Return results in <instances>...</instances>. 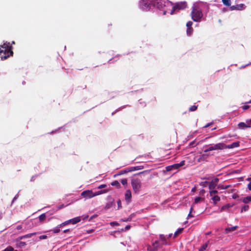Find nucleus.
I'll return each mask as SVG.
<instances>
[{
	"label": "nucleus",
	"instance_id": "nucleus-1",
	"mask_svg": "<svg viewBox=\"0 0 251 251\" xmlns=\"http://www.w3.org/2000/svg\"><path fill=\"white\" fill-rule=\"evenodd\" d=\"M12 48L10 43L7 42L0 46V57L1 60L6 59L10 55H13V52L12 50Z\"/></svg>",
	"mask_w": 251,
	"mask_h": 251
},
{
	"label": "nucleus",
	"instance_id": "nucleus-2",
	"mask_svg": "<svg viewBox=\"0 0 251 251\" xmlns=\"http://www.w3.org/2000/svg\"><path fill=\"white\" fill-rule=\"evenodd\" d=\"M191 16L192 19L195 22L199 21L202 17V13L199 7L194 6L191 12Z\"/></svg>",
	"mask_w": 251,
	"mask_h": 251
},
{
	"label": "nucleus",
	"instance_id": "nucleus-3",
	"mask_svg": "<svg viewBox=\"0 0 251 251\" xmlns=\"http://www.w3.org/2000/svg\"><path fill=\"white\" fill-rule=\"evenodd\" d=\"M131 186L133 190L135 193H138L141 188V180L138 178H134L131 180Z\"/></svg>",
	"mask_w": 251,
	"mask_h": 251
},
{
	"label": "nucleus",
	"instance_id": "nucleus-4",
	"mask_svg": "<svg viewBox=\"0 0 251 251\" xmlns=\"http://www.w3.org/2000/svg\"><path fill=\"white\" fill-rule=\"evenodd\" d=\"M226 148V144L223 143H220L216 144L213 146H211L208 148L207 149H205L204 151V153H206L208 151H214V150H224Z\"/></svg>",
	"mask_w": 251,
	"mask_h": 251
},
{
	"label": "nucleus",
	"instance_id": "nucleus-5",
	"mask_svg": "<svg viewBox=\"0 0 251 251\" xmlns=\"http://www.w3.org/2000/svg\"><path fill=\"white\" fill-rule=\"evenodd\" d=\"M101 191L96 193H93L92 190H85L81 193V196L85 199H91L94 197L101 194Z\"/></svg>",
	"mask_w": 251,
	"mask_h": 251
},
{
	"label": "nucleus",
	"instance_id": "nucleus-6",
	"mask_svg": "<svg viewBox=\"0 0 251 251\" xmlns=\"http://www.w3.org/2000/svg\"><path fill=\"white\" fill-rule=\"evenodd\" d=\"M154 0H142L140 3L141 8L144 10H149L152 5H154Z\"/></svg>",
	"mask_w": 251,
	"mask_h": 251
},
{
	"label": "nucleus",
	"instance_id": "nucleus-7",
	"mask_svg": "<svg viewBox=\"0 0 251 251\" xmlns=\"http://www.w3.org/2000/svg\"><path fill=\"white\" fill-rule=\"evenodd\" d=\"M187 6V3L185 1L177 2L173 7L171 14H173L176 10H183Z\"/></svg>",
	"mask_w": 251,
	"mask_h": 251
},
{
	"label": "nucleus",
	"instance_id": "nucleus-8",
	"mask_svg": "<svg viewBox=\"0 0 251 251\" xmlns=\"http://www.w3.org/2000/svg\"><path fill=\"white\" fill-rule=\"evenodd\" d=\"M185 161L184 160L181 161L179 163H176L172 165L168 166L166 167V170L167 172L172 171L175 169H177L179 167L183 166L185 165Z\"/></svg>",
	"mask_w": 251,
	"mask_h": 251
},
{
	"label": "nucleus",
	"instance_id": "nucleus-9",
	"mask_svg": "<svg viewBox=\"0 0 251 251\" xmlns=\"http://www.w3.org/2000/svg\"><path fill=\"white\" fill-rule=\"evenodd\" d=\"M165 3L166 2L164 0H156L154 2V5H156L157 8L163 10L164 15H165L166 13V10H164V8L166 6Z\"/></svg>",
	"mask_w": 251,
	"mask_h": 251
},
{
	"label": "nucleus",
	"instance_id": "nucleus-10",
	"mask_svg": "<svg viewBox=\"0 0 251 251\" xmlns=\"http://www.w3.org/2000/svg\"><path fill=\"white\" fill-rule=\"evenodd\" d=\"M246 6L244 4L241 3L236 4V5H232L229 7L230 10H242L245 9Z\"/></svg>",
	"mask_w": 251,
	"mask_h": 251
},
{
	"label": "nucleus",
	"instance_id": "nucleus-11",
	"mask_svg": "<svg viewBox=\"0 0 251 251\" xmlns=\"http://www.w3.org/2000/svg\"><path fill=\"white\" fill-rule=\"evenodd\" d=\"M219 180V179L218 178H215L213 179L209 184L208 187L209 190L214 189L217 186Z\"/></svg>",
	"mask_w": 251,
	"mask_h": 251
},
{
	"label": "nucleus",
	"instance_id": "nucleus-12",
	"mask_svg": "<svg viewBox=\"0 0 251 251\" xmlns=\"http://www.w3.org/2000/svg\"><path fill=\"white\" fill-rule=\"evenodd\" d=\"M209 155L207 153H203L201 155H200L198 158V161L199 162H207V159L209 157Z\"/></svg>",
	"mask_w": 251,
	"mask_h": 251
},
{
	"label": "nucleus",
	"instance_id": "nucleus-13",
	"mask_svg": "<svg viewBox=\"0 0 251 251\" xmlns=\"http://www.w3.org/2000/svg\"><path fill=\"white\" fill-rule=\"evenodd\" d=\"M131 192L130 190H127L125 193V200L128 203L131 201Z\"/></svg>",
	"mask_w": 251,
	"mask_h": 251
},
{
	"label": "nucleus",
	"instance_id": "nucleus-14",
	"mask_svg": "<svg viewBox=\"0 0 251 251\" xmlns=\"http://www.w3.org/2000/svg\"><path fill=\"white\" fill-rule=\"evenodd\" d=\"M109 201L106 204L105 206V209H108L110 208L114 204V200L112 198L108 199Z\"/></svg>",
	"mask_w": 251,
	"mask_h": 251
},
{
	"label": "nucleus",
	"instance_id": "nucleus-15",
	"mask_svg": "<svg viewBox=\"0 0 251 251\" xmlns=\"http://www.w3.org/2000/svg\"><path fill=\"white\" fill-rule=\"evenodd\" d=\"M246 123L244 122H240L238 124V126L240 128H250L251 127L250 125L249 124V120L246 121Z\"/></svg>",
	"mask_w": 251,
	"mask_h": 251
},
{
	"label": "nucleus",
	"instance_id": "nucleus-16",
	"mask_svg": "<svg viewBox=\"0 0 251 251\" xmlns=\"http://www.w3.org/2000/svg\"><path fill=\"white\" fill-rule=\"evenodd\" d=\"M240 143L238 141L233 142L230 145H226L225 149H232L239 146Z\"/></svg>",
	"mask_w": 251,
	"mask_h": 251
},
{
	"label": "nucleus",
	"instance_id": "nucleus-17",
	"mask_svg": "<svg viewBox=\"0 0 251 251\" xmlns=\"http://www.w3.org/2000/svg\"><path fill=\"white\" fill-rule=\"evenodd\" d=\"M81 221V218L80 217H76L73 219H70L69 220L70 221V223L72 224H75Z\"/></svg>",
	"mask_w": 251,
	"mask_h": 251
},
{
	"label": "nucleus",
	"instance_id": "nucleus-18",
	"mask_svg": "<svg viewBox=\"0 0 251 251\" xmlns=\"http://www.w3.org/2000/svg\"><path fill=\"white\" fill-rule=\"evenodd\" d=\"M238 227V226H232V227H226L225 229L226 233H228L229 232H231L232 231H233L235 230Z\"/></svg>",
	"mask_w": 251,
	"mask_h": 251
},
{
	"label": "nucleus",
	"instance_id": "nucleus-19",
	"mask_svg": "<svg viewBox=\"0 0 251 251\" xmlns=\"http://www.w3.org/2000/svg\"><path fill=\"white\" fill-rule=\"evenodd\" d=\"M210 197H211V200L214 204H216L217 202L220 201V197L217 195H214Z\"/></svg>",
	"mask_w": 251,
	"mask_h": 251
},
{
	"label": "nucleus",
	"instance_id": "nucleus-20",
	"mask_svg": "<svg viewBox=\"0 0 251 251\" xmlns=\"http://www.w3.org/2000/svg\"><path fill=\"white\" fill-rule=\"evenodd\" d=\"M36 234H37L36 232L31 233H29V234L25 235L24 236H22L20 237V239H23V238H30L31 236H32L33 235H35Z\"/></svg>",
	"mask_w": 251,
	"mask_h": 251
},
{
	"label": "nucleus",
	"instance_id": "nucleus-21",
	"mask_svg": "<svg viewBox=\"0 0 251 251\" xmlns=\"http://www.w3.org/2000/svg\"><path fill=\"white\" fill-rule=\"evenodd\" d=\"M209 241H208L206 243L202 245V246L199 249V251H204L208 247Z\"/></svg>",
	"mask_w": 251,
	"mask_h": 251
},
{
	"label": "nucleus",
	"instance_id": "nucleus-22",
	"mask_svg": "<svg viewBox=\"0 0 251 251\" xmlns=\"http://www.w3.org/2000/svg\"><path fill=\"white\" fill-rule=\"evenodd\" d=\"M183 228H180L178 229L174 233V238H176L178 234H180L183 231Z\"/></svg>",
	"mask_w": 251,
	"mask_h": 251
},
{
	"label": "nucleus",
	"instance_id": "nucleus-23",
	"mask_svg": "<svg viewBox=\"0 0 251 251\" xmlns=\"http://www.w3.org/2000/svg\"><path fill=\"white\" fill-rule=\"evenodd\" d=\"M111 185L113 186H116L117 188L120 187V184L117 180H115L111 183Z\"/></svg>",
	"mask_w": 251,
	"mask_h": 251
},
{
	"label": "nucleus",
	"instance_id": "nucleus-24",
	"mask_svg": "<svg viewBox=\"0 0 251 251\" xmlns=\"http://www.w3.org/2000/svg\"><path fill=\"white\" fill-rule=\"evenodd\" d=\"M222 2L225 5L229 6L231 5L230 0H222Z\"/></svg>",
	"mask_w": 251,
	"mask_h": 251
},
{
	"label": "nucleus",
	"instance_id": "nucleus-25",
	"mask_svg": "<svg viewBox=\"0 0 251 251\" xmlns=\"http://www.w3.org/2000/svg\"><path fill=\"white\" fill-rule=\"evenodd\" d=\"M250 201H251V198L250 196L244 198L243 200V202L245 203H247Z\"/></svg>",
	"mask_w": 251,
	"mask_h": 251
},
{
	"label": "nucleus",
	"instance_id": "nucleus-26",
	"mask_svg": "<svg viewBox=\"0 0 251 251\" xmlns=\"http://www.w3.org/2000/svg\"><path fill=\"white\" fill-rule=\"evenodd\" d=\"M46 216L45 213L42 214L39 216V220L40 222H42L46 219Z\"/></svg>",
	"mask_w": 251,
	"mask_h": 251
},
{
	"label": "nucleus",
	"instance_id": "nucleus-27",
	"mask_svg": "<svg viewBox=\"0 0 251 251\" xmlns=\"http://www.w3.org/2000/svg\"><path fill=\"white\" fill-rule=\"evenodd\" d=\"M231 206H232V205H230L229 204H226L222 207V208L221 209V211H224Z\"/></svg>",
	"mask_w": 251,
	"mask_h": 251
},
{
	"label": "nucleus",
	"instance_id": "nucleus-28",
	"mask_svg": "<svg viewBox=\"0 0 251 251\" xmlns=\"http://www.w3.org/2000/svg\"><path fill=\"white\" fill-rule=\"evenodd\" d=\"M249 206L248 205H245L241 208V212H245L249 210Z\"/></svg>",
	"mask_w": 251,
	"mask_h": 251
},
{
	"label": "nucleus",
	"instance_id": "nucleus-29",
	"mask_svg": "<svg viewBox=\"0 0 251 251\" xmlns=\"http://www.w3.org/2000/svg\"><path fill=\"white\" fill-rule=\"evenodd\" d=\"M3 251H18L17 250H15L13 247L11 246H8L6 248H5Z\"/></svg>",
	"mask_w": 251,
	"mask_h": 251
},
{
	"label": "nucleus",
	"instance_id": "nucleus-30",
	"mask_svg": "<svg viewBox=\"0 0 251 251\" xmlns=\"http://www.w3.org/2000/svg\"><path fill=\"white\" fill-rule=\"evenodd\" d=\"M218 193V191L217 190H210V192H209V195H210V196H214V195H216L215 194H217Z\"/></svg>",
	"mask_w": 251,
	"mask_h": 251
},
{
	"label": "nucleus",
	"instance_id": "nucleus-31",
	"mask_svg": "<svg viewBox=\"0 0 251 251\" xmlns=\"http://www.w3.org/2000/svg\"><path fill=\"white\" fill-rule=\"evenodd\" d=\"M193 29L192 27L187 28V30H186L187 34L188 35H190L192 34V33L193 32Z\"/></svg>",
	"mask_w": 251,
	"mask_h": 251
},
{
	"label": "nucleus",
	"instance_id": "nucleus-32",
	"mask_svg": "<svg viewBox=\"0 0 251 251\" xmlns=\"http://www.w3.org/2000/svg\"><path fill=\"white\" fill-rule=\"evenodd\" d=\"M70 223V221H69V220L67 221H65L64 222V223L58 225L57 226V227H61L62 226H65V225H68Z\"/></svg>",
	"mask_w": 251,
	"mask_h": 251
},
{
	"label": "nucleus",
	"instance_id": "nucleus-33",
	"mask_svg": "<svg viewBox=\"0 0 251 251\" xmlns=\"http://www.w3.org/2000/svg\"><path fill=\"white\" fill-rule=\"evenodd\" d=\"M158 244L159 243L158 241H155L154 243H153L152 246L155 250L157 249L158 246Z\"/></svg>",
	"mask_w": 251,
	"mask_h": 251
},
{
	"label": "nucleus",
	"instance_id": "nucleus-34",
	"mask_svg": "<svg viewBox=\"0 0 251 251\" xmlns=\"http://www.w3.org/2000/svg\"><path fill=\"white\" fill-rule=\"evenodd\" d=\"M198 106L193 105L189 108V111H195L197 110Z\"/></svg>",
	"mask_w": 251,
	"mask_h": 251
},
{
	"label": "nucleus",
	"instance_id": "nucleus-35",
	"mask_svg": "<svg viewBox=\"0 0 251 251\" xmlns=\"http://www.w3.org/2000/svg\"><path fill=\"white\" fill-rule=\"evenodd\" d=\"M121 182L123 185H125L127 183V180L126 178L122 179Z\"/></svg>",
	"mask_w": 251,
	"mask_h": 251
},
{
	"label": "nucleus",
	"instance_id": "nucleus-36",
	"mask_svg": "<svg viewBox=\"0 0 251 251\" xmlns=\"http://www.w3.org/2000/svg\"><path fill=\"white\" fill-rule=\"evenodd\" d=\"M134 167V171L141 170V169H143V168H144L143 166H136V167Z\"/></svg>",
	"mask_w": 251,
	"mask_h": 251
},
{
	"label": "nucleus",
	"instance_id": "nucleus-37",
	"mask_svg": "<svg viewBox=\"0 0 251 251\" xmlns=\"http://www.w3.org/2000/svg\"><path fill=\"white\" fill-rule=\"evenodd\" d=\"M117 204H118V209H120L122 207V202L120 200H119L117 201Z\"/></svg>",
	"mask_w": 251,
	"mask_h": 251
},
{
	"label": "nucleus",
	"instance_id": "nucleus-38",
	"mask_svg": "<svg viewBox=\"0 0 251 251\" xmlns=\"http://www.w3.org/2000/svg\"><path fill=\"white\" fill-rule=\"evenodd\" d=\"M193 25V22L192 21H188L186 24V26L187 28L192 27V25Z\"/></svg>",
	"mask_w": 251,
	"mask_h": 251
},
{
	"label": "nucleus",
	"instance_id": "nucleus-39",
	"mask_svg": "<svg viewBox=\"0 0 251 251\" xmlns=\"http://www.w3.org/2000/svg\"><path fill=\"white\" fill-rule=\"evenodd\" d=\"M201 198L200 197L196 198L195 199V203H199L201 201Z\"/></svg>",
	"mask_w": 251,
	"mask_h": 251
},
{
	"label": "nucleus",
	"instance_id": "nucleus-40",
	"mask_svg": "<svg viewBox=\"0 0 251 251\" xmlns=\"http://www.w3.org/2000/svg\"><path fill=\"white\" fill-rule=\"evenodd\" d=\"M47 238V236L46 235H41L39 237V239L40 240L46 239Z\"/></svg>",
	"mask_w": 251,
	"mask_h": 251
},
{
	"label": "nucleus",
	"instance_id": "nucleus-41",
	"mask_svg": "<svg viewBox=\"0 0 251 251\" xmlns=\"http://www.w3.org/2000/svg\"><path fill=\"white\" fill-rule=\"evenodd\" d=\"M59 228L60 227H56V229H55L52 230L53 233H59L60 232V229H59Z\"/></svg>",
	"mask_w": 251,
	"mask_h": 251
},
{
	"label": "nucleus",
	"instance_id": "nucleus-42",
	"mask_svg": "<svg viewBox=\"0 0 251 251\" xmlns=\"http://www.w3.org/2000/svg\"><path fill=\"white\" fill-rule=\"evenodd\" d=\"M126 171L128 172H131L134 171V167H129V168H127V171Z\"/></svg>",
	"mask_w": 251,
	"mask_h": 251
},
{
	"label": "nucleus",
	"instance_id": "nucleus-43",
	"mask_svg": "<svg viewBox=\"0 0 251 251\" xmlns=\"http://www.w3.org/2000/svg\"><path fill=\"white\" fill-rule=\"evenodd\" d=\"M110 225L111 226H118L119 224L117 222H112L110 223Z\"/></svg>",
	"mask_w": 251,
	"mask_h": 251
},
{
	"label": "nucleus",
	"instance_id": "nucleus-44",
	"mask_svg": "<svg viewBox=\"0 0 251 251\" xmlns=\"http://www.w3.org/2000/svg\"><path fill=\"white\" fill-rule=\"evenodd\" d=\"M242 107L243 110H247L249 108L250 106L248 105H243Z\"/></svg>",
	"mask_w": 251,
	"mask_h": 251
},
{
	"label": "nucleus",
	"instance_id": "nucleus-45",
	"mask_svg": "<svg viewBox=\"0 0 251 251\" xmlns=\"http://www.w3.org/2000/svg\"><path fill=\"white\" fill-rule=\"evenodd\" d=\"M230 187L229 185H224L221 187L222 189H226Z\"/></svg>",
	"mask_w": 251,
	"mask_h": 251
},
{
	"label": "nucleus",
	"instance_id": "nucleus-46",
	"mask_svg": "<svg viewBox=\"0 0 251 251\" xmlns=\"http://www.w3.org/2000/svg\"><path fill=\"white\" fill-rule=\"evenodd\" d=\"M65 206L64 205V204H61L60 205H59V206H58V207H57V209H58V210L61 209H62V208H63L65 207Z\"/></svg>",
	"mask_w": 251,
	"mask_h": 251
},
{
	"label": "nucleus",
	"instance_id": "nucleus-47",
	"mask_svg": "<svg viewBox=\"0 0 251 251\" xmlns=\"http://www.w3.org/2000/svg\"><path fill=\"white\" fill-rule=\"evenodd\" d=\"M208 182L207 181H204V182H202L201 183V185L203 187H205L206 185L205 184L206 183H207Z\"/></svg>",
	"mask_w": 251,
	"mask_h": 251
},
{
	"label": "nucleus",
	"instance_id": "nucleus-48",
	"mask_svg": "<svg viewBox=\"0 0 251 251\" xmlns=\"http://www.w3.org/2000/svg\"><path fill=\"white\" fill-rule=\"evenodd\" d=\"M105 187H106V185L105 184H102V185H100L98 187V188L99 189H101V188H104Z\"/></svg>",
	"mask_w": 251,
	"mask_h": 251
},
{
	"label": "nucleus",
	"instance_id": "nucleus-49",
	"mask_svg": "<svg viewBox=\"0 0 251 251\" xmlns=\"http://www.w3.org/2000/svg\"><path fill=\"white\" fill-rule=\"evenodd\" d=\"M238 197V196L237 194H233V195H232V198H233V199H237Z\"/></svg>",
	"mask_w": 251,
	"mask_h": 251
},
{
	"label": "nucleus",
	"instance_id": "nucleus-50",
	"mask_svg": "<svg viewBox=\"0 0 251 251\" xmlns=\"http://www.w3.org/2000/svg\"><path fill=\"white\" fill-rule=\"evenodd\" d=\"M194 216L192 215L191 212H189V214L188 215L187 218L189 219L191 217H193Z\"/></svg>",
	"mask_w": 251,
	"mask_h": 251
},
{
	"label": "nucleus",
	"instance_id": "nucleus-51",
	"mask_svg": "<svg viewBox=\"0 0 251 251\" xmlns=\"http://www.w3.org/2000/svg\"><path fill=\"white\" fill-rule=\"evenodd\" d=\"M130 228V226L127 225L125 227V230H128Z\"/></svg>",
	"mask_w": 251,
	"mask_h": 251
},
{
	"label": "nucleus",
	"instance_id": "nucleus-52",
	"mask_svg": "<svg viewBox=\"0 0 251 251\" xmlns=\"http://www.w3.org/2000/svg\"><path fill=\"white\" fill-rule=\"evenodd\" d=\"M127 171V169H126V170H122L121 171V174H123L124 173H128V172L126 171Z\"/></svg>",
	"mask_w": 251,
	"mask_h": 251
},
{
	"label": "nucleus",
	"instance_id": "nucleus-53",
	"mask_svg": "<svg viewBox=\"0 0 251 251\" xmlns=\"http://www.w3.org/2000/svg\"><path fill=\"white\" fill-rule=\"evenodd\" d=\"M248 189L251 191V182H250L248 185Z\"/></svg>",
	"mask_w": 251,
	"mask_h": 251
},
{
	"label": "nucleus",
	"instance_id": "nucleus-54",
	"mask_svg": "<svg viewBox=\"0 0 251 251\" xmlns=\"http://www.w3.org/2000/svg\"><path fill=\"white\" fill-rule=\"evenodd\" d=\"M160 239H161V240H165V236L163 235H160Z\"/></svg>",
	"mask_w": 251,
	"mask_h": 251
},
{
	"label": "nucleus",
	"instance_id": "nucleus-55",
	"mask_svg": "<svg viewBox=\"0 0 251 251\" xmlns=\"http://www.w3.org/2000/svg\"><path fill=\"white\" fill-rule=\"evenodd\" d=\"M20 245H21L20 246L23 247V246H25L26 245V244H25V242H22L20 243Z\"/></svg>",
	"mask_w": 251,
	"mask_h": 251
},
{
	"label": "nucleus",
	"instance_id": "nucleus-56",
	"mask_svg": "<svg viewBox=\"0 0 251 251\" xmlns=\"http://www.w3.org/2000/svg\"><path fill=\"white\" fill-rule=\"evenodd\" d=\"M131 219V218L129 217V218H127V219L123 220V221L126 222V221H130Z\"/></svg>",
	"mask_w": 251,
	"mask_h": 251
},
{
	"label": "nucleus",
	"instance_id": "nucleus-57",
	"mask_svg": "<svg viewBox=\"0 0 251 251\" xmlns=\"http://www.w3.org/2000/svg\"><path fill=\"white\" fill-rule=\"evenodd\" d=\"M71 231L69 229H65L64 230V233L70 232Z\"/></svg>",
	"mask_w": 251,
	"mask_h": 251
},
{
	"label": "nucleus",
	"instance_id": "nucleus-58",
	"mask_svg": "<svg viewBox=\"0 0 251 251\" xmlns=\"http://www.w3.org/2000/svg\"><path fill=\"white\" fill-rule=\"evenodd\" d=\"M3 217V213L0 211V220H1Z\"/></svg>",
	"mask_w": 251,
	"mask_h": 251
},
{
	"label": "nucleus",
	"instance_id": "nucleus-59",
	"mask_svg": "<svg viewBox=\"0 0 251 251\" xmlns=\"http://www.w3.org/2000/svg\"><path fill=\"white\" fill-rule=\"evenodd\" d=\"M22 228V226H21V225L18 226H17V229L18 230H20V229H21Z\"/></svg>",
	"mask_w": 251,
	"mask_h": 251
},
{
	"label": "nucleus",
	"instance_id": "nucleus-60",
	"mask_svg": "<svg viewBox=\"0 0 251 251\" xmlns=\"http://www.w3.org/2000/svg\"><path fill=\"white\" fill-rule=\"evenodd\" d=\"M210 125H211V124H210V123H208V124H207L206 125H205V126H204V127H208L209 126H210Z\"/></svg>",
	"mask_w": 251,
	"mask_h": 251
},
{
	"label": "nucleus",
	"instance_id": "nucleus-61",
	"mask_svg": "<svg viewBox=\"0 0 251 251\" xmlns=\"http://www.w3.org/2000/svg\"><path fill=\"white\" fill-rule=\"evenodd\" d=\"M247 180L250 181V182H251V177H249L247 179Z\"/></svg>",
	"mask_w": 251,
	"mask_h": 251
},
{
	"label": "nucleus",
	"instance_id": "nucleus-62",
	"mask_svg": "<svg viewBox=\"0 0 251 251\" xmlns=\"http://www.w3.org/2000/svg\"><path fill=\"white\" fill-rule=\"evenodd\" d=\"M193 209V206H191V207L190 208V212H191V213H192Z\"/></svg>",
	"mask_w": 251,
	"mask_h": 251
},
{
	"label": "nucleus",
	"instance_id": "nucleus-63",
	"mask_svg": "<svg viewBox=\"0 0 251 251\" xmlns=\"http://www.w3.org/2000/svg\"><path fill=\"white\" fill-rule=\"evenodd\" d=\"M249 124L250 125H251V119L250 120H249Z\"/></svg>",
	"mask_w": 251,
	"mask_h": 251
},
{
	"label": "nucleus",
	"instance_id": "nucleus-64",
	"mask_svg": "<svg viewBox=\"0 0 251 251\" xmlns=\"http://www.w3.org/2000/svg\"><path fill=\"white\" fill-rule=\"evenodd\" d=\"M211 233V232H207L205 233L206 235H209Z\"/></svg>",
	"mask_w": 251,
	"mask_h": 251
}]
</instances>
